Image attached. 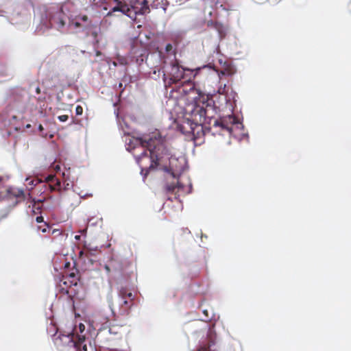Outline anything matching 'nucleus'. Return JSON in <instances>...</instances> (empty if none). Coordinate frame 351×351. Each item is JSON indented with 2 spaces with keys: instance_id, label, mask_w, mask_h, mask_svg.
I'll use <instances>...</instances> for the list:
<instances>
[{
  "instance_id": "1",
  "label": "nucleus",
  "mask_w": 351,
  "mask_h": 351,
  "mask_svg": "<svg viewBox=\"0 0 351 351\" xmlns=\"http://www.w3.org/2000/svg\"><path fill=\"white\" fill-rule=\"evenodd\" d=\"M138 141L143 151L136 159L142 171L161 169L170 172L176 178L178 173L184 170V158L173 156L160 139L145 136L140 138Z\"/></svg>"
},
{
  "instance_id": "2",
  "label": "nucleus",
  "mask_w": 351,
  "mask_h": 351,
  "mask_svg": "<svg viewBox=\"0 0 351 351\" xmlns=\"http://www.w3.org/2000/svg\"><path fill=\"white\" fill-rule=\"evenodd\" d=\"M186 71H191L182 68L177 63H173L171 66L169 73L167 75L165 73L163 75L165 86H171L173 84L181 83L173 91V93L179 95L176 96L178 100H189V98L193 99V97H191V95H195L197 93V90L195 88L190 77H187Z\"/></svg>"
},
{
  "instance_id": "3",
  "label": "nucleus",
  "mask_w": 351,
  "mask_h": 351,
  "mask_svg": "<svg viewBox=\"0 0 351 351\" xmlns=\"http://www.w3.org/2000/svg\"><path fill=\"white\" fill-rule=\"evenodd\" d=\"M89 2L97 8H101L108 4L110 0H88ZM116 5L108 12L107 16H112L116 12H120L123 14L132 19H136L137 14H144L149 10L147 0H112Z\"/></svg>"
},
{
  "instance_id": "4",
  "label": "nucleus",
  "mask_w": 351,
  "mask_h": 351,
  "mask_svg": "<svg viewBox=\"0 0 351 351\" xmlns=\"http://www.w3.org/2000/svg\"><path fill=\"white\" fill-rule=\"evenodd\" d=\"M192 95H191V97H193ZM195 99V97H193V99L189 98L188 101L191 99L193 101L187 104L184 108L185 117L188 123L190 124L193 132H194L195 127H201L203 129V126L206 123L210 125L213 120V117L208 115V110H212V107L204 101L200 105ZM183 101H186L187 100Z\"/></svg>"
},
{
  "instance_id": "5",
  "label": "nucleus",
  "mask_w": 351,
  "mask_h": 351,
  "mask_svg": "<svg viewBox=\"0 0 351 351\" xmlns=\"http://www.w3.org/2000/svg\"><path fill=\"white\" fill-rule=\"evenodd\" d=\"M135 295L126 288H121L119 292V312L122 316L130 314L132 307L134 304Z\"/></svg>"
},
{
  "instance_id": "6",
  "label": "nucleus",
  "mask_w": 351,
  "mask_h": 351,
  "mask_svg": "<svg viewBox=\"0 0 351 351\" xmlns=\"http://www.w3.org/2000/svg\"><path fill=\"white\" fill-rule=\"evenodd\" d=\"M212 127L209 130L216 129L215 132L227 131L230 134L232 132V126L234 125H239L240 123L234 115H228L221 117L219 119H213Z\"/></svg>"
},
{
  "instance_id": "7",
  "label": "nucleus",
  "mask_w": 351,
  "mask_h": 351,
  "mask_svg": "<svg viewBox=\"0 0 351 351\" xmlns=\"http://www.w3.org/2000/svg\"><path fill=\"white\" fill-rule=\"evenodd\" d=\"M77 334L69 333L68 335L60 334L53 339L55 345L58 347L69 346L73 348L75 345Z\"/></svg>"
},
{
  "instance_id": "8",
  "label": "nucleus",
  "mask_w": 351,
  "mask_h": 351,
  "mask_svg": "<svg viewBox=\"0 0 351 351\" xmlns=\"http://www.w3.org/2000/svg\"><path fill=\"white\" fill-rule=\"evenodd\" d=\"M66 17L63 13H57L51 18L50 23L52 27L63 32L66 26Z\"/></svg>"
},
{
  "instance_id": "9",
  "label": "nucleus",
  "mask_w": 351,
  "mask_h": 351,
  "mask_svg": "<svg viewBox=\"0 0 351 351\" xmlns=\"http://www.w3.org/2000/svg\"><path fill=\"white\" fill-rule=\"evenodd\" d=\"M76 337L77 339L75 342L76 343L73 346L75 351H93V348L90 345L88 348L87 343L88 339L86 338L85 335L77 334Z\"/></svg>"
},
{
  "instance_id": "10",
  "label": "nucleus",
  "mask_w": 351,
  "mask_h": 351,
  "mask_svg": "<svg viewBox=\"0 0 351 351\" xmlns=\"http://www.w3.org/2000/svg\"><path fill=\"white\" fill-rule=\"evenodd\" d=\"M75 20L80 21L82 24H83L84 27H88L91 25V20L88 18L87 15H78L75 17Z\"/></svg>"
},
{
  "instance_id": "11",
  "label": "nucleus",
  "mask_w": 351,
  "mask_h": 351,
  "mask_svg": "<svg viewBox=\"0 0 351 351\" xmlns=\"http://www.w3.org/2000/svg\"><path fill=\"white\" fill-rule=\"evenodd\" d=\"M176 188H178V189L183 188V185L181 184L179 182H177V184H167L165 186V189L167 193H173V192H174V191Z\"/></svg>"
},
{
  "instance_id": "12",
  "label": "nucleus",
  "mask_w": 351,
  "mask_h": 351,
  "mask_svg": "<svg viewBox=\"0 0 351 351\" xmlns=\"http://www.w3.org/2000/svg\"><path fill=\"white\" fill-rule=\"evenodd\" d=\"M235 73V69L233 66L231 65H228L225 68H223L221 71L220 73L222 75H232Z\"/></svg>"
},
{
  "instance_id": "13",
  "label": "nucleus",
  "mask_w": 351,
  "mask_h": 351,
  "mask_svg": "<svg viewBox=\"0 0 351 351\" xmlns=\"http://www.w3.org/2000/svg\"><path fill=\"white\" fill-rule=\"evenodd\" d=\"M27 184L29 186V189H32L34 186H36L40 181L38 179H32L29 178H26Z\"/></svg>"
},
{
  "instance_id": "14",
  "label": "nucleus",
  "mask_w": 351,
  "mask_h": 351,
  "mask_svg": "<svg viewBox=\"0 0 351 351\" xmlns=\"http://www.w3.org/2000/svg\"><path fill=\"white\" fill-rule=\"evenodd\" d=\"M49 186L51 191H59L60 189L61 182L58 178H56V181H53V183H51Z\"/></svg>"
},
{
  "instance_id": "15",
  "label": "nucleus",
  "mask_w": 351,
  "mask_h": 351,
  "mask_svg": "<svg viewBox=\"0 0 351 351\" xmlns=\"http://www.w3.org/2000/svg\"><path fill=\"white\" fill-rule=\"evenodd\" d=\"M57 178L55 176L49 175L46 178V181L48 183L49 185L51 184V183H53V181H56V179Z\"/></svg>"
},
{
  "instance_id": "16",
  "label": "nucleus",
  "mask_w": 351,
  "mask_h": 351,
  "mask_svg": "<svg viewBox=\"0 0 351 351\" xmlns=\"http://www.w3.org/2000/svg\"><path fill=\"white\" fill-rule=\"evenodd\" d=\"M83 113V108L81 106H77L75 108L76 115H81Z\"/></svg>"
},
{
  "instance_id": "17",
  "label": "nucleus",
  "mask_w": 351,
  "mask_h": 351,
  "mask_svg": "<svg viewBox=\"0 0 351 351\" xmlns=\"http://www.w3.org/2000/svg\"><path fill=\"white\" fill-rule=\"evenodd\" d=\"M72 25L75 27V28H80V27H84L83 24H82L80 23V21H77V20H75V21L73 22L72 23Z\"/></svg>"
},
{
  "instance_id": "18",
  "label": "nucleus",
  "mask_w": 351,
  "mask_h": 351,
  "mask_svg": "<svg viewBox=\"0 0 351 351\" xmlns=\"http://www.w3.org/2000/svg\"><path fill=\"white\" fill-rule=\"evenodd\" d=\"M58 119L61 121V122H64V121H66L69 119V116L66 115V114H62V115H60L58 117Z\"/></svg>"
},
{
  "instance_id": "19",
  "label": "nucleus",
  "mask_w": 351,
  "mask_h": 351,
  "mask_svg": "<svg viewBox=\"0 0 351 351\" xmlns=\"http://www.w3.org/2000/svg\"><path fill=\"white\" fill-rule=\"evenodd\" d=\"M48 228V225L46 223H45L43 226L38 227V229L40 230L43 232H46Z\"/></svg>"
},
{
  "instance_id": "20",
  "label": "nucleus",
  "mask_w": 351,
  "mask_h": 351,
  "mask_svg": "<svg viewBox=\"0 0 351 351\" xmlns=\"http://www.w3.org/2000/svg\"><path fill=\"white\" fill-rule=\"evenodd\" d=\"M109 306H110V308L112 312V313L114 315H115V312L114 311V308H113V304H112V296L110 297V300H109Z\"/></svg>"
},
{
  "instance_id": "21",
  "label": "nucleus",
  "mask_w": 351,
  "mask_h": 351,
  "mask_svg": "<svg viewBox=\"0 0 351 351\" xmlns=\"http://www.w3.org/2000/svg\"><path fill=\"white\" fill-rule=\"evenodd\" d=\"M49 330H51L52 332H54L55 333L53 335H52L53 336H55L57 333V331H58V328L53 324H51V326H50V329Z\"/></svg>"
},
{
  "instance_id": "22",
  "label": "nucleus",
  "mask_w": 351,
  "mask_h": 351,
  "mask_svg": "<svg viewBox=\"0 0 351 351\" xmlns=\"http://www.w3.org/2000/svg\"><path fill=\"white\" fill-rule=\"evenodd\" d=\"M172 49H173V46H172V45H171V44H170V43L167 44V45H166V47H165V51H166L167 52H169V51H171L172 50Z\"/></svg>"
},
{
  "instance_id": "23",
  "label": "nucleus",
  "mask_w": 351,
  "mask_h": 351,
  "mask_svg": "<svg viewBox=\"0 0 351 351\" xmlns=\"http://www.w3.org/2000/svg\"><path fill=\"white\" fill-rule=\"evenodd\" d=\"M203 313L204 314L206 317V321L210 320L211 319V317L208 315V313L207 310H204Z\"/></svg>"
},
{
  "instance_id": "24",
  "label": "nucleus",
  "mask_w": 351,
  "mask_h": 351,
  "mask_svg": "<svg viewBox=\"0 0 351 351\" xmlns=\"http://www.w3.org/2000/svg\"><path fill=\"white\" fill-rule=\"evenodd\" d=\"M79 329H80V331L81 332L80 335H82L83 332L85 330V326L83 324H80L79 325Z\"/></svg>"
},
{
  "instance_id": "25",
  "label": "nucleus",
  "mask_w": 351,
  "mask_h": 351,
  "mask_svg": "<svg viewBox=\"0 0 351 351\" xmlns=\"http://www.w3.org/2000/svg\"><path fill=\"white\" fill-rule=\"evenodd\" d=\"M16 197H24V192H23V190H19L18 191V194H16Z\"/></svg>"
},
{
  "instance_id": "26",
  "label": "nucleus",
  "mask_w": 351,
  "mask_h": 351,
  "mask_svg": "<svg viewBox=\"0 0 351 351\" xmlns=\"http://www.w3.org/2000/svg\"><path fill=\"white\" fill-rule=\"evenodd\" d=\"M36 222L41 223L43 221V217L42 216H38L36 219Z\"/></svg>"
},
{
  "instance_id": "27",
  "label": "nucleus",
  "mask_w": 351,
  "mask_h": 351,
  "mask_svg": "<svg viewBox=\"0 0 351 351\" xmlns=\"http://www.w3.org/2000/svg\"><path fill=\"white\" fill-rule=\"evenodd\" d=\"M183 234H191V231L188 228L182 230Z\"/></svg>"
},
{
  "instance_id": "28",
  "label": "nucleus",
  "mask_w": 351,
  "mask_h": 351,
  "mask_svg": "<svg viewBox=\"0 0 351 351\" xmlns=\"http://www.w3.org/2000/svg\"><path fill=\"white\" fill-rule=\"evenodd\" d=\"M104 268L108 273H109L110 271V269L109 266L105 265Z\"/></svg>"
},
{
  "instance_id": "29",
  "label": "nucleus",
  "mask_w": 351,
  "mask_h": 351,
  "mask_svg": "<svg viewBox=\"0 0 351 351\" xmlns=\"http://www.w3.org/2000/svg\"><path fill=\"white\" fill-rule=\"evenodd\" d=\"M36 93L39 94L40 93V88L39 87H37L36 89Z\"/></svg>"
},
{
  "instance_id": "30",
  "label": "nucleus",
  "mask_w": 351,
  "mask_h": 351,
  "mask_svg": "<svg viewBox=\"0 0 351 351\" xmlns=\"http://www.w3.org/2000/svg\"><path fill=\"white\" fill-rule=\"evenodd\" d=\"M38 129H39V130H40V131L43 130V125H39V127H38Z\"/></svg>"
},
{
  "instance_id": "31",
  "label": "nucleus",
  "mask_w": 351,
  "mask_h": 351,
  "mask_svg": "<svg viewBox=\"0 0 351 351\" xmlns=\"http://www.w3.org/2000/svg\"><path fill=\"white\" fill-rule=\"evenodd\" d=\"M58 232H59L58 230H53L52 234H54V233Z\"/></svg>"
},
{
  "instance_id": "32",
  "label": "nucleus",
  "mask_w": 351,
  "mask_h": 351,
  "mask_svg": "<svg viewBox=\"0 0 351 351\" xmlns=\"http://www.w3.org/2000/svg\"><path fill=\"white\" fill-rule=\"evenodd\" d=\"M80 236H78V235H76L75 237V239H77V240L80 239Z\"/></svg>"
},
{
  "instance_id": "33",
  "label": "nucleus",
  "mask_w": 351,
  "mask_h": 351,
  "mask_svg": "<svg viewBox=\"0 0 351 351\" xmlns=\"http://www.w3.org/2000/svg\"><path fill=\"white\" fill-rule=\"evenodd\" d=\"M254 1H255L256 2H257V3H262L261 1H258V0H254Z\"/></svg>"
},
{
  "instance_id": "34",
  "label": "nucleus",
  "mask_w": 351,
  "mask_h": 351,
  "mask_svg": "<svg viewBox=\"0 0 351 351\" xmlns=\"http://www.w3.org/2000/svg\"><path fill=\"white\" fill-rule=\"evenodd\" d=\"M86 232V230H83L82 231H81L82 233H84Z\"/></svg>"
},
{
  "instance_id": "35",
  "label": "nucleus",
  "mask_w": 351,
  "mask_h": 351,
  "mask_svg": "<svg viewBox=\"0 0 351 351\" xmlns=\"http://www.w3.org/2000/svg\"><path fill=\"white\" fill-rule=\"evenodd\" d=\"M121 86H122V84H121V83H120V84H119V87H121Z\"/></svg>"
}]
</instances>
